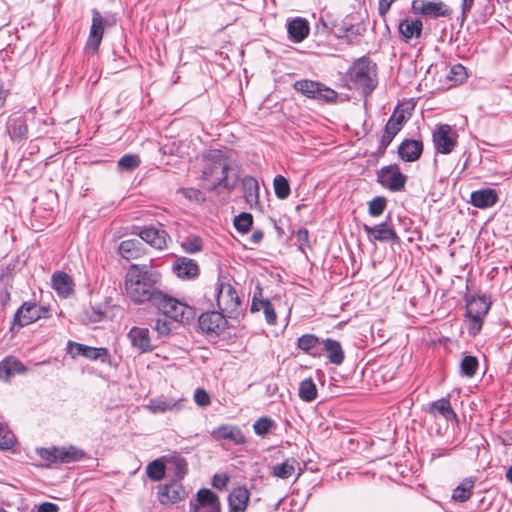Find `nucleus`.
Masks as SVG:
<instances>
[{
    "mask_svg": "<svg viewBox=\"0 0 512 512\" xmlns=\"http://www.w3.org/2000/svg\"><path fill=\"white\" fill-rule=\"evenodd\" d=\"M186 403L187 399L184 397L160 395L150 399L145 408L152 414L178 413L184 409Z\"/></svg>",
    "mask_w": 512,
    "mask_h": 512,
    "instance_id": "f8f14e48",
    "label": "nucleus"
},
{
    "mask_svg": "<svg viewBox=\"0 0 512 512\" xmlns=\"http://www.w3.org/2000/svg\"><path fill=\"white\" fill-rule=\"evenodd\" d=\"M470 201L474 207L485 209L496 204L498 195L493 189L477 190L471 193Z\"/></svg>",
    "mask_w": 512,
    "mask_h": 512,
    "instance_id": "cd10ccee",
    "label": "nucleus"
},
{
    "mask_svg": "<svg viewBox=\"0 0 512 512\" xmlns=\"http://www.w3.org/2000/svg\"><path fill=\"white\" fill-rule=\"evenodd\" d=\"M52 288L61 297L67 298L74 292V282L71 276L65 272L57 271L51 278Z\"/></svg>",
    "mask_w": 512,
    "mask_h": 512,
    "instance_id": "393cba45",
    "label": "nucleus"
},
{
    "mask_svg": "<svg viewBox=\"0 0 512 512\" xmlns=\"http://www.w3.org/2000/svg\"><path fill=\"white\" fill-rule=\"evenodd\" d=\"M387 206V200L383 196H376L368 202V212L372 217H379Z\"/></svg>",
    "mask_w": 512,
    "mask_h": 512,
    "instance_id": "8fccbe9b",
    "label": "nucleus"
},
{
    "mask_svg": "<svg viewBox=\"0 0 512 512\" xmlns=\"http://www.w3.org/2000/svg\"><path fill=\"white\" fill-rule=\"evenodd\" d=\"M321 346L322 340L314 334H304L297 340V347L312 357L321 356Z\"/></svg>",
    "mask_w": 512,
    "mask_h": 512,
    "instance_id": "c85d7f7f",
    "label": "nucleus"
},
{
    "mask_svg": "<svg viewBox=\"0 0 512 512\" xmlns=\"http://www.w3.org/2000/svg\"><path fill=\"white\" fill-rule=\"evenodd\" d=\"M263 312L265 315L266 322L269 325H274L277 320V315L271 302L266 303V306L263 308Z\"/></svg>",
    "mask_w": 512,
    "mask_h": 512,
    "instance_id": "0e129e2a",
    "label": "nucleus"
},
{
    "mask_svg": "<svg viewBox=\"0 0 512 512\" xmlns=\"http://www.w3.org/2000/svg\"><path fill=\"white\" fill-rule=\"evenodd\" d=\"M293 88L308 98L324 102H334L338 96L337 92L333 89L325 86L320 82L308 79L296 81L293 85Z\"/></svg>",
    "mask_w": 512,
    "mask_h": 512,
    "instance_id": "423d86ee",
    "label": "nucleus"
},
{
    "mask_svg": "<svg viewBox=\"0 0 512 512\" xmlns=\"http://www.w3.org/2000/svg\"><path fill=\"white\" fill-rule=\"evenodd\" d=\"M182 250L188 254H196L203 250V240L197 235H188L180 243Z\"/></svg>",
    "mask_w": 512,
    "mask_h": 512,
    "instance_id": "ea45409f",
    "label": "nucleus"
},
{
    "mask_svg": "<svg viewBox=\"0 0 512 512\" xmlns=\"http://www.w3.org/2000/svg\"><path fill=\"white\" fill-rule=\"evenodd\" d=\"M86 346L87 345L81 343L69 341L67 344L68 353L71 355L72 358H76L77 356H83Z\"/></svg>",
    "mask_w": 512,
    "mask_h": 512,
    "instance_id": "052dcab7",
    "label": "nucleus"
},
{
    "mask_svg": "<svg viewBox=\"0 0 512 512\" xmlns=\"http://www.w3.org/2000/svg\"><path fill=\"white\" fill-rule=\"evenodd\" d=\"M250 499V492L246 487L234 488L228 496L229 512H245Z\"/></svg>",
    "mask_w": 512,
    "mask_h": 512,
    "instance_id": "4be33fe9",
    "label": "nucleus"
},
{
    "mask_svg": "<svg viewBox=\"0 0 512 512\" xmlns=\"http://www.w3.org/2000/svg\"><path fill=\"white\" fill-rule=\"evenodd\" d=\"M105 25H108V21L104 20L101 13L97 9H93L92 23L86 43L87 49H91L92 52L98 51L102 41Z\"/></svg>",
    "mask_w": 512,
    "mask_h": 512,
    "instance_id": "ddd939ff",
    "label": "nucleus"
},
{
    "mask_svg": "<svg viewBox=\"0 0 512 512\" xmlns=\"http://www.w3.org/2000/svg\"><path fill=\"white\" fill-rule=\"evenodd\" d=\"M377 181L385 189L399 192L405 188L407 176L401 172L397 164H391L377 171Z\"/></svg>",
    "mask_w": 512,
    "mask_h": 512,
    "instance_id": "1a4fd4ad",
    "label": "nucleus"
},
{
    "mask_svg": "<svg viewBox=\"0 0 512 512\" xmlns=\"http://www.w3.org/2000/svg\"><path fill=\"white\" fill-rule=\"evenodd\" d=\"M50 317V309L36 303L24 302L16 311L14 323L20 327L27 326L41 318Z\"/></svg>",
    "mask_w": 512,
    "mask_h": 512,
    "instance_id": "9b49d317",
    "label": "nucleus"
},
{
    "mask_svg": "<svg viewBox=\"0 0 512 512\" xmlns=\"http://www.w3.org/2000/svg\"><path fill=\"white\" fill-rule=\"evenodd\" d=\"M490 309V303L484 297H471L466 302L467 317L485 318Z\"/></svg>",
    "mask_w": 512,
    "mask_h": 512,
    "instance_id": "2f4dec72",
    "label": "nucleus"
},
{
    "mask_svg": "<svg viewBox=\"0 0 512 512\" xmlns=\"http://www.w3.org/2000/svg\"><path fill=\"white\" fill-rule=\"evenodd\" d=\"M399 34L402 40L408 43L411 39H418L422 35L423 22L419 18L406 17L398 24Z\"/></svg>",
    "mask_w": 512,
    "mask_h": 512,
    "instance_id": "6ab92c4d",
    "label": "nucleus"
},
{
    "mask_svg": "<svg viewBox=\"0 0 512 512\" xmlns=\"http://www.w3.org/2000/svg\"><path fill=\"white\" fill-rule=\"evenodd\" d=\"M243 193L246 203L250 208L259 204V184L252 176H245L242 179Z\"/></svg>",
    "mask_w": 512,
    "mask_h": 512,
    "instance_id": "7c9ffc66",
    "label": "nucleus"
},
{
    "mask_svg": "<svg viewBox=\"0 0 512 512\" xmlns=\"http://www.w3.org/2000/svg\"><path fill=\"white\" fill-rule=\"evenodd\" d=\"M6 130L12 140L25 139L28 133L25 118L22 116L10 117L6 125Z\"/></svg>",
    "mask_w": 512,
    "mask_h": 512,
    "instance_id": "473e14b6",
    "label": "nucleus"
},
{
    "mask_svg": "<svg viewBox=\"0 0 512 512\" xmlns=\"http://www.w3.org/2000/svg\"><path fill=\"white\" fill-rule=\"evenodd\" d=\"M153 305L166 317L178 323L189 322L195 315L191 306L168 296L162 291L156 296Z\"/></svg>",
    "mask_w": 512,
    "mask_h": 512,
    "instance_id": "39448f33",
    "label": "nucleus"
},
{
    "mask_svg": "<svg viewBox=\"0 0 512 512\" xmlns=\"http://www.w3.org/2000/svg\"><path fill=\"white\" fill-rule=\"evenodd\" d=\"M175 475L178 478H183L187 472V463L184 459H177L175 462Z\"/></svg>",
    "mask_w": 512,
    "mask_h": 512,
    "instance_id": "774afa93",
    "label": "nucleus"
},
{
    "mask_svg": "<svg viewBox=\"0 0 512 512\" xmlns=\"http://www.w3.org/2000/svg\"><path fill=\"white\" fill-rule=\"evenodd\" d=\"M423 152V143L421 140L406 139L398 147L399 157L406 162L418 160Z\"/></svg>",
    "mask_w": 512,
    "mask_h": 512,
    "instance_id": "412c9836",
    "label": "nucleus"
},
{
    "mask_svg": "<svg viewBox=\"0 0 512 512\" xmlns=\"http://www.w3.org/2000/svg\"><path fill=\"white\" fill-rule=\"evenodd\" d=\"M363 229L367 233L370 241L391 243H398L400 241L396 231L391 226H389L387 221L373 227L365 224Z\"/></svg>",
    "mask_w": 512,
    "mask_h": 512,
    "instance_id": "4468645a",
    "label": "nucleus"
},
{
    "mask_svg": "<svg viewBox=\"0 0 512 512\" xmlns=\"http://www.w3.org/2000/svg\"><path fill=\"white\" fill-rule=\"evenodd\" d=\"M141 240L149 244L151 247L162 250L167 247V240L170 239L168 233L161 228L154 226H146L139 233Z\"/></svg>",
    "mask_w": 512,
    "mask_h": 512,
    "instance_id": "2eb2a0df",
    "label": "nucleus"
},
{
    "mask_svg": "<svg viewBox=\"0 0 512 512\" xmlns=\"http://www.w3.org/2000/svg\"><path fill=\"white\" fill-rule=\"evenodd\" d=\"M273 187L278 199H287L291 193L289 181L282 175H277L274 178Z\"/></svg>",
    "mask_w": 512,
    "mask_h": 512,
    "instance_id": "a19ab883",
    "label": "nucleus"
},
{
    "mask_svg": "<svg viewBox=\"0 0 512 512\" xmlns=\"http://www.w3.org/2000/svg\"><path fill=\"white\" fill-rule=\"evenodd\" d=\"M141 161L139 156L134 154H125L118 161V169L121 171H133L139 167Z\"/></svg>",
    "mask_w": 512,
    "mask_h": 512,
    "instance_id": "49530a36",
    "label": "nucleus"
},
{
    "mask_svg": "<svg viewBox=\"0 0 512 512\" xmlns=\"http://www.w3.org/2000/svg\"><path fill=\"white\" fill-rule=\"evenodd\" d=\"M432 415H441L446 419L456 418V413L453 411L449 399L441 398L434 401L429 408Z\"/></svg>",
    "mask_w": 512,
    "mask_h": 512,
    "instance_id": "4c0bfd02",
    "label": "nucleus"
},
{
    "mask_svg": "<svg viewBox=\"0 0 512 512\" xmlns=\"http://www.w3.org/2000/svg\"><path fill=\"white\" fill-rule=\"evenodd\" d=\"M186 492L182 484L172 481L160 488L158 499L163 505L174 504L185 498Z\"/></svg>",
    "mask_w": 512,
    "mask_h": 512,
    "instance_id": "aec40b11",
    "label": "nucleus"
},
{
    "mask_svg": "<svg viewBox=\"0 0 512 512\" xmlns=\"http://www.w3.org/2000/svg\"><path fill=\"white\" fill-rule=\"evenodd\" d=\"M25 371L26 368L20 361L13 358H5L0 363V380L7 382L15 374Z\"/></svg>",
    "mask_w": 512,
    "mask_h": 512,
    "instance_id": "72a5a7b5",
    "label": "nucleus"
},
{
    "mask_svg": "<svg viewBox=\"0 0 512 512\" xmlns=\"http://www.w3.org/2000/svg\"><path fill=\"white\" fill-rule=\"evenodd\" d=\"M172 271L180 279L191 280L199 275L200 269L196 261L181 256L176 258Z\"/></svg>",
    "mask_w": 512,
    "mask_h": 512,
    "instance_id": "f3484780",
    "label": "nucleus"
},
{
    "mask_svg": "<svg viewBox=\"0 0 512 512\" xmlns=\"http://www.w3.org/2000/svg\"><path fill=\"white\" fill-rule=\"evenodd\" d=\"M411 12L414 15L437 19L451 17L452 9L441 0H413Z\"/></svg>",
    "mask_w": 512,
    "mask_h": 512,
    "instance_id": "0eeeda50",
    "label": "nucleus"
},
{
    "mask_svg": "<svg viewBox=\"0 0 512 512\" xmlns=\"http://www.w3.org/2000/svg\"><path fill=\"white\" fill-rule=\"evenodd\" d=\"M59 507L57 504L52 502H43L38 506H35L31 512H58Z\"/></svg>",
    "mask_w": 512,
    "mask_h": 512,
    "instance_id": "69168bd1",
    "label": "nucleus"
},
{
    "mask_svg": "<svg viewBox=\"0 0 512 512\" xmlns=\"http://www.w3.org/2000/svg\"><path fill=\"white\" fill-rule=\"evenodd\" d=\"M217 306L223 314L232 317L237 313L240 299L234 287L229 283H219L216 288Z\"/></svg>",
    "mask_w": 512,
    "mask_h": 512,
    "instance_id": "6e6552de",
    "label": "nucleus"
},
{
    "mask_svg": "<svg viewBox=\"0 0 512 512\" xmlns=\"http://www.w3.org/2000/svg\"><path fill=\"white\" fill-rule=\"evenodd\" d=\"M474 488L473 478H465L452 493V499L455 502L463 503L470 499Z\"/></svg>",
    "mask_w": 512,
    "mask_h": 512,
    "instance_id": "c9c22d12",
    "label": "nucleus"
},
{
    "mask_svg": "<svg viewBox=\"0 0 512 512\" xmlns=\"http://www.w3.org/2000/svg\"><path fill=\"white\" fill-rule=\"evenodd\" d=\"M467 77L466 68L462 64H455L451 67L449 78L453 81H463Z\"/></svg>",
    "mask_w": 512,
    "mask_h": 512,
    "instance_id": "4d7b16f0",
    "label": "nucleus"
},
{
    "mask_svg": "<svg viewBox=\"0 0 512 512\" xmlns=\"http://www.w3.org/2000/svg\"><path fill=\"white\" fill-rule=\"evenodd\" d=\"M83 357L89 360H100L102 363H108L110 360L109 351L104 347L86 346Z\"/></svg>",
    "mask_w": 512,
    "mask_h": 512,
    "instance_id": "79ce46f5",
    "label": "nucleus"
},
{
    "mask_svg": "<svg viewBox=\"0 0 512 512\" xmlns=\"http://www.w3.org/2000/svg\"><path fill=\"white\" fill-rule=\"evenodd\" d=\"M365 31V28L361 26L360 24H353L349 25V35L347 36V41L349 43L356 42Z\"/></svg>",
    "mask_w": 512,
    "mask_h": 512,
    "instance_id": "13d9d810",
    "label": "nucleus"
},
{
    "mask_svg": "<svg viewBox=\"0 0 512 512\" xmlns=\"http://www.w3.org/2000/svg\"><path fill=\"white\" fill-rule=\"evenodd\" d=\"M179 192L190 201H195L198 203L205 201L204 194L199 189L181 188L179 189Z\"/></svg>",
    "mask_w": 512,
    "mask_h": 512,
    "instance_id": "864d4df0",
    "label": "nucleus"
},
{
    "mask_svg": "<svg viewBox=\"0 0 512 512\" xmlns=\"http://www.w3.org/2000/svg\"><path fill=\"white\" fill-rule=\"evenodd\" d=\"M128 338L130 339L132 346L138 349L141 353L150 352L152 350L149 330L147 328H131L128 333Z\"/></svg>",
    "mask_w": 512,
    "mask_h": 512,
    "instance_id": "b1692460",
    "label": "nucleus"
},
{
    "mask_svg": "<svg viewBox=\"0 0 512 512\" xmlns=\"http://www.w3.org/2000/svg\"><path fill=\"white\" fill-rule=\"evenodd\" d=\"M153 328L160 337H164L169 335L171 331V323L165 318H158L156 319Z\"/></svg>",
    "mask_w": 512,
    "mask_h": 512,
    "instance_id": "6e6d98bb",
    "label": "nucleus"
},
{
    "mask_svg": "<svg viewBox=\"0 0 512 512\" xmlns=\"http://www.w3.org/2000/svg\"><path fill=\"white\" fill-rule=\"evenodd\" d=\"M299 470L297 477L301 474L300 463L295 458H288L280 464L271 467L270 474L279 479H288Z\"/></svg>",
    "mask_w": 512,
    "mask_h": 512,
    "instance_id": "bb28decb",
    "label": "nucleus"
},
{
    "mask_svg": "<svg viewBox=\"0 0 512 512\" xmlns=\"http://www.w3.org/2000/svg\"><path fill=\"white\" fill-rule=\"evenodd\" d=\"M205 164L202 171V179L209 181L214 179L209 191L215 190L217 187L222 186L227 190H232L236 181L228 179L229 163L225 154L221 150H210L204 155Z\"/></svg>",
    "mask_w": 512,
    "mask_h": 512,
    "instance_id": "f03ea898",
    "label": "nucleus"
},
{
    "mask_svg": "<svg viewBox=\"0 0 512 512\" xmlns=\"http://www.w3.org/2000/svg\"><path fill=\"white\" fill-rule=\"evenodd\" d=\"M118 250L121 257L126 260L138 259L145 254V248L139 239L123 240Z\"/></svg>",
    "mask_w": 512,
    "mask_h": 512,
    "instance_id": "a878e982",
    "label": "nucleus"
},
{
    "mask_svg": "<svg viewBox=\"0 0 512 512\" xmlns=\"http://www.w3.org/2000/svg\"><path fill=\"white\" fill-rule=\"evenodd\" d=\"M212 437L217 440H229L235 445L246 443V437L241 429L235 425L223 424L211 432Z\"/></svg>",
    "mask_w": 512,
    "mask_h": 512,
    "instance_id": "a211bd4d",
    "label": "nucleus"
},
{
    "mask_svg": "<svg viewBox=\"0 0 512 512\" xmlns=\"http://www.w3.org/2000/svg\"><path fill=\"white\" fill-rule=\"evenodd\" d=\"M37 455L46 462V466L54 464H70L83 460L86 457L84 450L73 446H51L37 448Z\"/></svg>",
    "mask_w": 512,
    "mask_h": 512,
    "instance_id": "20e7f679",
    "label": "nucleus"
},
{
    "mask_svg": "<svg viewBox=\"0 0 512 512\" xmlns=\"http://www.w3.org/2000/svg\"><path fill=\"white\" fill-rule=\"evenodd\" d=\"M350 87L369 95L377 86V67L369 58L357 59L347 72Z\"/></svg>",
    "mask_w": 512,
    "mask_h": 512,
    "instance_id": "7ed1b4c3",
    "label": "nucleus"
},
{
    "mask_svg": "<svg viewBox=\"0 0 512 512\" xmlns=\"http://www.w3.org/2000/svg\"><path fill=\"white\" fill-rule=\"evenodd\" d=\"M276 426L274 420L267 416L260 417L253 424V430L256 435L260 437H265L269 431Z\"/></svg>",
    "mask_w": 512,
    "mask_h": 512,
    "instance_id": "a18cd8bd",
    "label": "nucleus"
},
{
    "mask_svg": "<svg viewBox=\"0 0 512 512\" xmlns=\"http://www.w3.org/2000/svg\"><path fill=\"white\" fill-rule=\"evenodd\" d=\"M432 140L437 153L450 154L458 142V133L448 124H440L432 134Z\"/></svg>",
    "mask_w": 512,
    "mask_h": 512,
    "instance_id": "9d476101",
    "label": "nucleus"
},
{
    "mask_svg": "<svg viewBox=\"0 0 512 512\" xmlns=\"http://www.w3.org/2000/svg\"><path fill=\"white\" fill-rule=\"evenodd\" d=\"M287 31L293 42H302L309 34V23L305 19L295 18L287 24Z\"/></svg>",
    "mask_w": 512,
    "mask_h": 512,
    "instance_id": "c756f323",
    "label": "nucleus"
},
{
    "mask_svg": "<svg viewBox=\"0 0 512 512\" xmlns=\"http://www.w3.org/2000/svg\"><path fill=\"white\" fill-rule=\"evenodd\" d=\"M225 323V314L217 311L202 313L198 319L199 328L208 334H219Z\"/></svg>",
    "mask_w": 512,
    "mask_h": 512,
    "instance_id": "dca6fc26",
    "label": "nucleus"
},
{
    "mask_svg": "<svg viewBox=\"0 0 512 512\" xmlns=\"http://www.w3.org/2000/svg\"><path fill=\"white\" fill-rule=\"evenodd\" d=\"M399 131L400 129L392 124V122L386 123L379 144V149L382 150V152L386 150Z\"/></svg>",
    "mask_w": 512,
    "mask_h": 512,
    "instance_id": "c03bdc74",
    "label": "nucleus"
},
{
    "mask_svg": "<svg viewBox=\"0 0 512 512\" xmlns=\"http://www.w3.org/2000/svg\"><path fill=\"white\" fill-rule=\"evenodd\" d=\"M295 238L300 250L303 251L305 247L309 246V232L307 229H299L295 235Z\"/></svg>",
    "mask_w": 512,
    "mask_h": 512,
    "instance_id": "bf43d9fd",
    "label": "nucleus"
},
{
    "mask_svg": "<svg viewBox=\"0 0 512 512\" xmlns=\"http://www.w3.org/2000/svg\"><path fill=\"white\" fill-rule=\"evenodd\" d=\"M229 482L226 474H215L212 479V486L218 490H224Z\"/></svg>",
    "mask_w": 512,
    "mask_h": 512,
    "instance_id": "680f3d73",
    "label": "nucleus"
},
{
    "mask_svg": "<svg viewBox=\"0 0 512 512\" xmlns=\"http://www.w3.org/2000/svg\"><path fill=\"white\" fill-rule=\"evenodd\" d=\"M146 473L152 481H160L165 476V465L159 459L154 460L147 465Z\"/></svg>",
    "mask_w": 512,
    "mask_h": 512,
    "instance_id": "37998d69",
    "label": "nucleus"
},
{
    "mask_svg": "<svg viewBox=\"0 0 512 512\" xmlns=\"http://www.w3.org/2000/svg\"><path fill=\"white\" fill-rule=\"evenodd\" d=\"M320 23L323 26V32L331 33L336 38L347 40V36L349 35V25H351V22L347 19L343 20L341 23H331V25H329L323 18H321Z\"/></svg>",
    "mask_w": 512,
    "mask_h": 512,
    "instance_id": "e433bc0d",
    "label": "nucleus"
},
{
    "mask_svg": "<svg viewBox=\"0 0 512 512\" xmlns=\"http://www.w3.org/2000/svg\"><path fill=\"white\" fill-rule=\"evenodd\" d=\"M86 314L89 317L90 321L93 323L100 322L105 316V313L100 308L95 307H91V309L88 310Z\"/></svg>",
    "mask_w": 512,
    "mask_h": 512,
    "instance_id": "338daca9",
    "label": "nucleus"
},
{
    "mask_svg": "<svg viewBox=\"0 0 512 512\" xmlns=\"http://www.w3.org/2000/svg\"><path fill=\"white\" fill-rule=\"evenodd\" d=\"M219 499L218 496L213 493L210 489L202 488L197 492V497L195 502H191V512H194V508L201 507L205 509V507L218 504Z\"/></svg>",
    "mask_w": 512,
    "mask_h": 512,
    "instance_id": "f704fd0d",
    "label": "nucleus"
},
{
    "mask_svg": "<svg viewBox=\"0 0 512 512\" xmlns=\"http://www.w3.org/2000/svg\"><path fill=\"white\" fill-rule=\"evenodd\" d=\"M15 445V436L7 425L0 422V449L9 450Z\"/></svg>",
    "mask_w": 512,
    "mask_h": 512,
    "instance_id": "de8ad7c7",
    "label": "nucleus"
},
{
    "mask_svg": "<svg viewBox=\"0 0 512 512\" xmlns=\"http://www.w3.org/2000/svg\"><path fill=\"white\" fill-rule=\"evenodd\" d=\"M298 395L304 402H312L317 398V387L312 378H306L300 382Z\"/></svg>",
    "mask_w": 512,
    "mask_h": 512,
    "instance_id": "58836bf2",
    "label": "nucleus"
},
{
    "mask_svg": "<svg viewBox=\"0 0 512 512\" xmlns=\"http://www.w3.org/2000/svg\"><path fill=\"white\" fill-rule=\"evenodd\" d=\"M326 353L330 363L339 366L345 359V354L339 341L327 338L322 340L321 355Z\"/></svg>",
    "mask_w": 512,
    "mask_h": 512,
    "instance_id": "5701e85b",
    "label": "nucleus"
},
{
    "mask_svg": "<svg viewBox=\"0 0 512 512\" xmlns=\"http://www.w3.org/2000/svg\"><path fill=\"white\" fill-rule=\"evenodd\" d=\"M269 302L270 301L268 299L262 298V289L258 287L253 295L250 310H251V312H258L261 309L263 310V308L266 306V303H269Z\"/></svg>",
    "mask_w": 512,
    "mask_h": 512,
    "instance_id": "5fc2aeb1",
    "label": "nucleus"
},
{
    "mask_svg": "<svg viewBox=\"0 0 512 512\" xmlns=\"http://www.w3.org/2000/svg\"><path fill=\"white\" fill-rule=\"evenodd\" d=\"M253 223V217L250 213L242 212L234 219V227L239 233H246L250 230Z\"/></svg>",
    "mask_w": 512,
    "mask_h": 512,
    "instance_id": "09e8293b",
    "label": "nucleus"
},
{
    "mask_svg": "<svg viewBox=\"0 0 512 512\" xmlns=\"http://www.w3.org/2000/svg\"><path fill=\"white\" fill-rule=\"evenodd\" d=\"M194 401L195 403L202 408L208 407L211 404V397L209 393L203 388H197L194 391Z\"/></svg>",
    "mask_w": 512,
    "mask_h": 512,
    "instance_id": "603ef678",
    "label": "nucleus"
},
{
    "mask_svg": "<svg viewBox=\"0 0 512 512\" xmlns=\"http://www.w3.org/2000/svg\"><path fill=\"white\" fill-rule=\"evenodd\" d=\"M468 318L470 321V325L468 328L469 334L475 336L481 331L484 318H481V317H479V318L468 317Z\"/></svg>",
    "mask_w": 512,
    "mask_h": 512,
    "instance_id": "e2e57ef3",
    "label": "nucleus"
},
{
    "mask_svg": "<svg viewBox=\"0 0 512 512\" xmlns=\"http://www.w3.org/2000/svg\"><path fill=\"white\" fill-rule=\"evenodd\" d=\"M160 279V273L147 265L132 264L125 276L126 294L136 304L150 302L153 305L156 296L161 293L157 287Z\"/></svg>",
    "mask_w": 512,
    "mask_h": 512,
    "instance_id": "f257e3e1",
    "label": "nucleus"
},
{
    "mask_svg": "<svg viewBox=\"0 0 512 512\" xmlns=\"http://www.w3.org/2000/svg\"><path fill=\"white\" fill-rule=\"evenodd\" d=\"M478 368V360L474 356H465L460 364L461 373L467 377H473Z\"/></svg>",
    "mask_w": 512,
    "mask_h": 512,
    "instance_id": "3c124183",
    "label": "nucleus"
}]
</instances>
